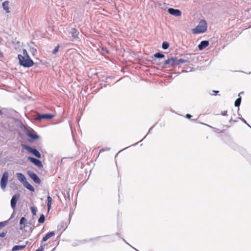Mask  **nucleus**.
I'll return each mask as SVG.
<instances>
[{
    "instance_id": "1",
    "label": "nucleus",
    "mask_w": 251,
    "mask_h": 251,
    "mask_svg": "<svg viewBox=\"0 0 251 251\" xmlns=\"http://www.w3.org/2000/svg\"><path fill=\"white\" fill-rule=\"evenodd\" d=\"M153 63L157 65L161 66L162 68H165L167 67H174L177 66L180 63H189V60L187 59H177L176 57H171L168 58L167 60L164 61L162 63L157 62L156 59L152 60Z\"/></svg>"
},
{
    "instance_id": "2",
    "label": "nucleus",
    "mask_w": 251,
    "mask_h": 251,
    "mask_svg": "<svg viewBox=\"0 0 251 251\" xmlns=\"http://www.w3.org/2000/svg\"><path fill=\"white\" fill-rule=\"evenodd\" d=\"M18 58L20 64L24 67H30L34 64L33 60L30 58L26 50L25 49L23 50V55L18 54Z\"/></svg>"
},
{
    "instance_id": "3",
    "label": "nucleus",
    "mask_w": 251,
    "mask_h": 251,
    "mask_svg": "<svg viewBox=\"0 0 251 251\" xmlns=\"http://www.w3.org/2000/svg\"><path fill=\"white\" fill-rule=\"evenodd\" d=\"M207 25L204 20H201L198 25L192 30L194 34H199L204 33L206 31Z\"/></svg>"
},
{
    "instance_id": "4",
    "label": "nucleus",
    "mask_w": 251,
    "mask_h": 251,
    "mask_svg": "<svg viewBox=\"0 0 251 251\" xmlns=\"http://www.w3.org/2000/svg\"><path fill=\"white\" fill-rule=\"evenodd\" d=\"M22 146L25 150H27L29 152L33 154L36 157L39 158L41 157V153L37 149L26 145H22Z\"/></svg>"
},
{
    "instance_id": "5",
    "label": "nucleus",
    "mask_w": 251,
    "mask_h": 251,
    "mask_svg": "<svg viewBox=\"0 0 251 251\" xmlns=\"http://www.w3.org/2000/svg\"><path fill=\"white\" fill-rule=\"evenodd\" d=\"M9 176V174L7 172H5L1 178L0 183V187L2 189H4L6 186L8 179Z\"/></svg>"
},
{
    "instance_id": "6",
    "label": "nucleus",
    "mask_w": 251,
    "mask_h": 251,
    "mask_svg": "<svg viewBox=\"0 0 251 251\" xmlns=\"http://www.w3.org/2000/svg\"><path fill=\"white\" fill-rule=\"evenodd\" d=\"M27 174L35 183L38 184L41 183V180L40 178L35 173L32 172V171H27Z\"/></svg>"
},
{
    "instance_id": "7",
    "label": "nucleus",
    "mask_w": 251,
    "mask_h": 251,
    "mask_svg": "<svg viewBox=\"0 0 251 251\" xmlns=\"http://www.w3.org/2000/svg\"><path fill=\"white\" fill-rule=\"evenodd\" d=\"M54 117V115L50 114H43L38 115L35 118L36 121H40L42 119H51Z\"/></svg>"
},
{
    "instance_id": "8",
    "label": "nucleus",
    "mask_w": 251,
    "mask_h": 251,
    "mask_svg": "<svg viewBox=\"0 0 251 251\" xmlns=\"http://www.w3.org/2000/svg\"><path fill=\"white\" fill-rule=\"evenodd\" d=\"M28 160L39 168H42L43 167L42 162L38 159H36L33 157L29 156L28 157Z\"/></svg>"
},
{
    "instance_id": "9",
    "label": "nucleus",
    "mask_w": 251,
    "mask_h": 251,
    "mask_svg": "<svg viewBox=\"0 0 251 251\" xmlns=\"http://www.w3.org/2000/svg\"><path fill=\"white\" fill-rule=\"evenodd\" d=\"M20 198V195L19 194H15L12 197V199L11 200L10 204H11V207L12 209L15 210L16 208V205L17 202L18 200V199Z\"/></svg>"
},
{
    "instance_id": "10",
    "label": "nucleus",
    "mask_w": 251,
    "mask_h": 251,
    "mask_svg": "<svg viewBox=\"0 0 251 251\" xmlns=\"http://www.w3.org/2000/svg\"><path fill=\"white\" fill-rule=\"evenodd\" d=\"M168 12L171 15L175 16L176 17H179L181 15V12L179 9H174L173 8H169L168 9Z\"/></svg>"
},
{
    "instance_id": "11",
    "label": "nucleus",
    "mask_w": 251,
    "mask_h": 251,
    "mask_svg": "<svg viewBox=\"0 0 251 251\" xmlns=\"http://www.w3.org/2000/svg\"><path fill=\"white\" fill-rule=\"evenodd\" d=\"M209 45V42L207 40H203L198 45L199 50H202Z\"/></svg>"
},
{
    "instance_id": "12",
    "label": "nucleus",
    "mask_w": 251,
    "mask_h": 251,
    "mask_svg": "<svg viewBox=\"0 0 251 251\" xmlns=\"http://www.w3.org/2000/svg\"><path fill=\"white\" fill-rule=\"evenodd\" d=\"M55 235V232L54 231H51L47 233L45 236L43 237L42 241H41V244L42 242H45L47 240H48L49 239H50V237L53 236Z\"/></svg>"
},
{
    "instance_id": "13",
    "label": "nucleus",
    "mask_w": 251,
    "mask_h": 251,
    "mask_svg": "<svg viewBox=\"0 0 251 251\" xmlns=\"http://www.w3.org/2000/svg\"><path fill=\"white\" fill-rule=\"evenodd\" d=\"M16 176L17 177V179L23 184L26 180L25 176L21 173H16Z\"/></svg>"
},
{
    "instance_id": "14",
    "label": "nucleus",
    "mask_w": 251,
    "mask_h": 251,
    "mask_svg": "<svg viewBox=\"0 0 251 251\" xmlns=\"http://www.w3.org/2000/svg\"><path fill=\"white\" fill-rule=\"evenodd\" d=\"M23 185L27 189L30 190L31 192H34L35 191L34 188L26 180L23 183Z\"/></svg>"
},
{
    "instance_id": "15",
    "label": "nucleus",
    "mask_w": 251,
    "mask_h": 251,
    "mask_svg": "<svg viewBox=\"0 0 251 251\" xmlns=\"http://www.w3.org/2000/svg\"><path fill=\"white\" fill-rule=\"evenodd\" d=\"M243 94V92H240L239 95H238V98L235 101V102H234V105L236 107H238V110H239V106L241 104V97L240 96V94Z\"/></svg>"
},
{
    "instance_id": "16",
    "label": "nucleus",
    "mask_w": 251,
    "mask_h": 251,
    "mask_svg": "<svg viewBox=\"0 0 251 251\" xmlns=\"http://www.w3.org/2000/svg\"><path fill=\"white\" fill-rule=\"evenodd\" d=\"M71 33L74 39L78 38V31L75 28H72L71 31Z\"/></svg>"
},
{
    "instance_id": "17",
    "label": "nucleus",
    "mask_w": 251,
    "mask_h": 251,
    "mask_svg": "<svg viewBox=\"0 0 251 251\" xmlns=\"http://www.w3.org/2000/svg\"><path fill=\"white\" fill-rule=\"evenodd\" d=\"M25 247L26 244L23 245H16L13 247V248L12 249V251H17L19 250H21L25 249Z\"/></svg>"
},
{
    "instance_id": "18",
    "label": "nucleus",
    "mask_w": 251,
    "mask_h": 251,
    "mask_svg": "<svg viewBox=\"0 0 251 251\" xmlns=\"http://www.w3.org/2000/svg\"><path fill=\"white\" fill-rule=\"evenodd\" d=\"M2 7L3 9L6 11V13H8L10 12L9 10V1H5L2 3Z\"/></svg>"
},
{
    "instance_id": "19",
    "label": "nucleus",
    "mask_w": 251,
    "mask_h": 251,
    "mask_svg": "<svg viewBox=\"0 0 251 251\" xmlns=\"http://www.w3.org/2000/svg\"><path fill=\"white\" fill-rule=\"evenodd\" d=\"M28 136L30 138L32 139L33 140L37 139L39 138V136L35 132H29L28 133Z\"/></svg>"
},
{
    "instance_id": "20",
    "label": "nucleus",
    "mask_w": 251,
    "mask_h": 251,
    "mask_svg": "<svg viewBox=\"0 0 251 251\" xmlns=\"http://www.w3.org/2000/svg\"><path fill=\"white\" fill-rule=\"evenodd\" d=\"M26 221V220L24 217H23L21 218V219L20 220V224L21 225L20 228L21 229H23V228H24L25 227V224Z\"/></svg>"
},
{
    "instance_id": "21",
    "label": "nucleus",
    "mask_w": 251,
    "mask_h": 251,
    "mask_svg": "<svg viewBox=\"0 0 251 251\" xmlns=\"http://www.w3.org/2000/svg\"><path fill=\"white\" fill-rule=\"evenodd\" d=\"M47 201H48V203H47L48 209V211H49L50 209L51 202H52V199L50 196H48L47 197Z\"/></svg>"
},
{
    "instance_id": "22",
    "label": "nucleus",
    "mask_w": 251,
    "mask_h": 251,
    "mask_svg": "<svg viewBox=\"0 0 251 251\" xmlns=\"http://www.w3.org/2000/svg\"><path fill=\"white\" fill-rule=\"evenodd\" d=\"M153 57L156 58H163L165 57V55L160 53V52H156L153 55Z\"/></svg>"
},
{
    "instance_id": "23",
    "label": "nucleus",
    "mask_w": 251,
    "mask_h": 251,
    "mask_svg": "<svg viewBox=\"0 0 251 251\" xmlns=\"http://www.w3.org/2000/svg\"><path fill=\"white\" fill-rule=\"evenodd\" d=\"M45 220V215L42 214L40 215L39 219H38V222L40 224H43L44 223Z\"/></svg>"
},
{
    "instance_id": "24",
    "label": "nucleus",
    "mask_w": 251,
    "mask_h": 251,
    "mask_svg": "<svg viewBox=\"0 0 251 251\" xmlns=\"http://www.w3.org/2000/svg\"><path fill=\"white\" fill-rule=\"evenodd\" d=\"M169 47V44L167 42H164L162 43V48L164 50H167Z\"/></svg>"
},
{
    "instance_id": "25",
    "label": "nucleus",
    "mask_w": 251,
    "mask_h": 251,
    "mask_svg": "<svg viewBox=\"0 0 251 251\" xmlns=\"http://www.w3.org/2000/svg\"><path fill=\"white\" fill-rule=\"evenodd\" d=\"M64 198L66 201H67V200H68L69 201L70 200V196L69 191H68L66 194H64Z\"/></svg>"
},
{
    "instance_id": "26",
    "label": "nucleus",
    "mask_w": 251,
    "mask_h": 251,
    "mask_svg": "<svg viewBox=\"0 0 251 251\" xmlns=\"http://www.w3.org/2000/svg\"><path fill=\"white\" fill-rule=\"evenodd\" d=\"M30 51L33 54H35L37 53V50L33 47H30Z\"/></svg>"
},
{
    "instance_id": "27",
    "label": "nucleus",
    "mask_w": 251,
    "mask_h": 251,
    "mask_svg": "<svg viewBox=\"0 0 251 251\" xmlns=\"http://www.w3.org/2000/svg\"><path fill=\"white\" fill-rule=\"evenodd\" d=\"M59 48V46L58 45L53 50L52 53L53 54H55L58 51Z\"/></svg>"
},
{
    "instance_id": "28",
    "label": "nucleus",
    "mask_w": 251,
    "mask_h": 251,
    "mask_svg": "<svg viewBox=\"0 0 251 251\" xmlns=\"http://www.w3.org/2000/svg\"><path fill=\"white\" fill-rule=\"evenodd\" d=\"M208 126L210 127L211 128H214V129H215V131L217 133H223L224 132V130H220L219 129H218V128H216L215 127H213L210 126Z\"/></svg>"
},
{
    "instance_id": "29",
    "label": "nucleus",
    "mask_w": 251,
    "mask_h": 251,
    "mask_svg": "<svg viewBox=\"0 0 251 251\" xmlns=\"http://www.w3.org/2000/svg\"><path fill=\"white\" fill-rule=\"evenodd\" d=\"M31 211L33 215H36V209L34 207H31Z\"/></svg>"
},
{
    "instance_id": "30",
    "label": "nucleus",
    "mask_w": 251,
    "mask_h": 251,
    "mask_svg": "<svg viewBox=\"0 0 251 251\" xmlns=\"http://www.w3.org/2000/svg\"><path fill=\"white\" fill-rule=\"evenodd\" d=\"M110 149L109 148H104L101 149L100 151V153L104 152L105 151H110Z\"/></svg>"
},
{
    "instance_id": "31",
    "label": "nucleus",
    "mask_w": 251,
    "mask_h": 251,
    "mask_svg": "<svg viewBox=\"0 0 251 251\" xmlns=\"http://www.w3.org/2000/svg\"><path fill=\"white\" fill-rule=\"evenodd\" d=\"M44 250V246L41 245L40 247L37 249L35 251H43Z\"/></svg>"
},
{
    "instance_id": "32",
    "label": "nucleus",
    "mask_w": 251,
    "mask_h": 251,
    "mask_svg": "<svg viewBox=\"0 0 251 251\" xmlns=\"http://www.w3.org/2000/svg\"><path fill=\"white\" fill-rule=\"evenodd\" d=\"M240 120L243 122L245 124H246L247 125H248L251 128V126L247 123V122H246V121L243 119V118H240Z\"/></svg>"
},
{
    "instance_id": "33",
    "label": "nucleus",
    "mask_w": 251,
    "mask_h": 251,
    "mask_svg": "<svg viewBox=\"0 0 251 251\" xmlns=\"http://www.w3.org/2000/svg\"><path fill=\"white\" fill-rule=\"evenodd\" d=\"M6 225V222H0V227H3Z\"/></svg>"
},
{
    "instance_id": "34",
    "label": "nucleus",
    "mask_w": 251,
    "mask_h": 251,
    "mask_svg": "<svg viewBox=\"0 0 251 251\" xmlns=\"http://www.w3.org/2000/svg\"><path fill=\"white\" fill-rule=\"evenodd\" d=\"M227 111H224L222 112L221 115L223 116H227Z\"/></svg>"
},
{
    "instance_id": "35",
    "label": "nucleus",
    "mask_w": 251,
    "mask_h": 251,
    "mask_svg": "<svg viewBox=\"0 0 251 251\" xmlns=\"http://www.w3.org/2000/svg\"><path fill=\"white\" fill-rule=\"evenodd\" d=\"M5 235H6V233L5 232H3L0 233V237H4L5 236Z\"/></svg>"
},
{
    "instance_id": "36",
    "label": "nucleus",
    "mask_w": 251,
    "mask_h": 251,
    "mask_svg": "<svg viewBox=\"0 0 251 251\" xmlns=\"http://www.w3.org/2000/svg\"><path fill=\"white\" fill-rule=\"evenodd\" d=\"M185 117L188 119H190L192 116L190 114H187Z\"/></svg>"
},
{
    "instance_id": "37",
    "label": "nucleus",
    "mask_w": 251,
    "mask_h": 251,
    "mask_svg": "<svg viewBox=\"0 0 251 251\" xmlns=\"http://www.w3.org/2000/svg\"><path fill=\"white\" fill-rule=\"evenodd\" d=\"M213 92L214 93V95H216L217 93H219V91H216V90H213Z\"/></svg>"
},
{
    "instance_id": "38",
    "label": "nucleus",
    "mask_w": 251,
    "mask_h": 251,
    "mask_svg": "<svg viewBox=\"0 0 251 251\" xmlns=\"http://www.w3.org/2000/svg\"><path fill=\"white\" fill-rule=\"evenodd\" d=\"M153 126H152V127H151V128H150V129H149V132H148V133L147 135H148V134H150V133H151V130H152V128H153Z\"/></svg>"
},
{
    "instance_id": "39",
    "label": "nucleus",
    "mask_w": 251,
    "mask_h": 251,
    "mask_svg": "<svg viewBox=\"0 0 251 251\" xmlns=\"http://www.w3.org/2000/svg\"><path fill=\"white\" fill-rule=\"evenodd\" d=\"M3 114V112L1 110H0V115H1Z\"/></svg>"
},
{
    "instance_id": "40",
    "label": "nucleus",
    "mask_w": 251,
    "mask_h": 251,
    "mask_svg": "<svg viewBox=\"0 0 251 251\" xmlns=\"http://www.w3.org/2000/svg\"><path fill=\"white\" fill-rule=\"evenodd\" d=\"M122 240H123L125 242H126V243H127V244H128L126 242V241L124 239H123V238H122Z\"/></svg>"
},
{
    "instance_id": "41",
    "label": "nucleus",
    "mask_w": 251,
    "mask_h": 251,
    "mask_svg": "<svg viewBox=\"0 0 251 251\" xmlns=\"http://www.w3.org/2000/svg\"><path fill=\"white\" fill-rule=\"evenodd\" d=\"M138 144V143L137 142V143H135V144H133V146H136V145H137Z\"/></svg>"
},
{
    "instance_id": "42",
    "label": "nucleus",
    "mask_w": 251,
    "mask_h": 251,
    "mask_svg": "<svg viewBox=\"0 0 251 251\" xmlns=\"http://www.w3.org/2000/svg\"><path fill=\"white\" fill-rule=\"evenodd\" d=\"M232 121V118H231L230 120H229V122H231V121Z\"/></svg>"
},
{
    "instance_id": "43",
    "label": "nucleus",
    "mask_w": 251,
    "mask_h": 251,
    "mask_svg": "<svg viewBox=\"0 0 251 251\" xmlns=\"http://www.w3.org/2000/svg\"><path fill=\"white\" fill-rule=\"evenodd\" d=\"M117 235H118V236H120V234L119 233H117Z\"/></svg>"
},
{
    "instance_id": "44",
    "label": "nucleus",
    "mask_w": 251,
    "mask_h": 251,
    "mask_svg": "<svg viewBox=\"0 0 251 251\" xmlns=\"http://www.w3.org/2000/svg\"><path fill=\"white\" fill-rule=\"evenodd\" d=\"M147 136V135H146L144 137V138H143V139H145V138H146V136Z\"/></svg>"
},
{
    "instance_id": "45",
    "label": "nucleus",
    "mask_w": 251,
    "mask_h": 251,
    "mask_svg": "<svg viewBox=\"0 0 251 251\" xmlns=\"http://www.w3.org/2000/svg\"><path fill=\"white\" fill-rule=\"evenodd\" d=\"M238 115H239V116H241L240 114H239V113H238Z\"/></svg>"
},
{
    "instance_id": "46",
    "label": "nucleus",
    "mask_w": 251,
    "mask_h": 251,
    "mask_svg": "<svg viewBox=\"0 0 251 251\" xmlns=\"http://www.w3.org/2000/svg\"><path fill=\"white\" fill-rule=\"evenodd\" d=\"M203 125H206V124H204V123H203ZM206 126H208L209 125H206Z\"/></svg>"
},
{
    "instance_id": "47",
    "label": "nucleus",
    "mask_w": 251,
    "mask_h": 251,
    "mask_svg": "<svg viewBox=\"0 0 251 251\" xmlns=\"http://www.w3.org/2000/svg\"><path fill=\"white\" fill-rule=\"evenodd\" d=\"M240 118H242V117H239V119H240Z\"/></svg>"
},
{
    "instance_id": "48",
    "label": "nucleus",
    "mask_w": 251,
    "mask_h": 251,
    "mask_svg": "<svg viewBox=\"0 0 251 251\" xmlns=\"http://www.w3.org/2000/svg\"><path fill=\"white\" fill-rule=\"evenodd\" d=\"M54 249H55V248L53 249V250L52 251H53Z\"/></svg>"
},
{
    "instance_id": "49",
    "label": "nucleus",
    "mask_w": 251,
    "mask_h": 251,
    "mask_svg": "<svg viewBox=\"0 0 251 251\" xmlns=\"http://www.w3.org/2000/svg\"><path fill=\"white\" fill-rule=\"evenodd\" d=\"M250 74H251V72H250Z\"/></svg>"
},
{
    "instance_id": "50",
    "label": "nucleus",
    "mask_w": 251,
    "mask_h": 251,
    "mask_svg": "<svg viewBox=\"0 0 251 251\" xmlns=\"http://www.w3.org/2000/svg\"><path fill=\"white\" fill-rule=\"evenodd\" d=\"M250 74H251V72H250Z\"/></svg>"
},
{
    "instance_id": "51",
    "label": "nucleus",
    "mask_w": 251,
    "mask_h": 251,
    "mask_svg": "<svg viewBox=\"0 0 251 251\" xmlns=\"http://www.w3.org/2000/svg\"><path fill=\"white\" fill-rule=\"evenodd\" d=\"M250 74H251V72H250Z\"/></svg>"
}]
</instances>
